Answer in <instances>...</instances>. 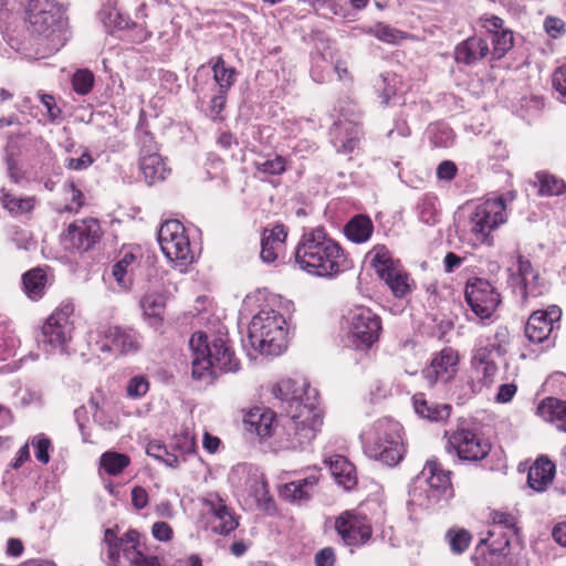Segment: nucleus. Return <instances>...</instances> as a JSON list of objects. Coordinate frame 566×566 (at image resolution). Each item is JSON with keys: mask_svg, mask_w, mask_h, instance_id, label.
Here are the masks:
<instances>
[{"mask_svg": "<svg viewBox=\"0 0 566 566\" xmlns=\"http://www.w3.org/2000/svg\"><path fill=\"white\" fill-rule=\"evenodd\" d=\"M73 311L74 307L71 303H64L46 318L41 328V343L46 347V350H64L74 329L71 321Z\"/></svg>", "mask_w": 566, "mask_h": 566, "instance_id": "nucleus-12", "label": "nucleus"}, {"mask_svg": "<svg viewBox=\"0 0 566 566\" xmlns=\"http://www.w3.org/2000/svg\"><path fill=\"white\" fill-rule=\"evenodd\" d=\"M446 449L454 451L462 461L476 462L483 460L490 452V443L475 432L461 429L454 431L448 439Z\"/></svg>", "mask_w": 566, "mask_h": 566, "instance_id": "nucleus-17", "label": "nucleus"}, {"mask_svg": "<svg viewBox=\"0 0 566 566\" xmlns=\"http://www.w3.org/2000/svg\"><path fill=\"white\" fill-rule=\"evenodd\" d=\"M32 446L35 449V459L42 464H48L50 461V452L53 449L51 440L44 433H39L33 437Z\"/></svg>", "mask_w": 566, "mask_h": 566, "instance_id": "nucleus-48", "label": "nucleus"}, {"mask_svg": "<svg viewBox=\"0 0 566 566\" xmlns=\"http://www.w3.org/2000/svg\"><path fill=\"white\" fill-rule=\"evenodd\" d=\"M497 373V366L493 363L472 365V391H480L483 387H489Z\"/></svg>", "mask_w": 566, "mask_h": 566, "instance_id": "nucleus-42", "label": "nucleus"}, {"mask_svg": "<svg viewBox=\"0 0 566 566\" xmlns=\"http://www.w3.org/2000/svg\"><path fill=\"white\" fill-rule=\"evenodd\" d=\"M318 476L311 474L304 479L295 480L284 484L281 490L283 499L293 503L307 502L315 493Z\"/></svg>", "mask_w": 566, "mask_h": 566, "instance_id": "nucleus-26", "label": "nucleus"}, {"mask_svg": "<svg viewBox=\"0 0 566 566\" xmlns=\"http://www.w3.org/2000/svg\"><path fill=\"white\" fill-rule=\"evenodd\" d=\"M364 452L389 467L398 464L405 454L402 427L391 418L377 419L360 433Z\"/></svg>", "mask_w": 566, "mask_h": 566, "instance_id": "nucleus-3", "label": "nucleus"}, {"mask_svg": "<svg viewBox=\"0 0 566 566\" xmlns=\"http://www.w3.org/2000/svg\"><path fill=\"white\" fill-rule=\"evenodd\" d=\"M233 475H244V492L247 493V504L250 509H259L270 512L274 503L269 494L266 482L262 473L247 464H239L234 468Z\"/></svg>", "mask_w": 566, "mask_h": 566, "instance_id": "nucleus-16", "label": "nucleus"}, {"mask_svg": "<svg viewBox=\"0 0 566 566\" xmlns=\"http://www.w3.org/2000/svg\"><path fill=\"white\" fill-rule=\"evenodd\" d=\"M555 475V464L547 458H539L530 468L527 483L537 492L544 491Z\"/></svg>", "mask_w": 566, "mask_h": 566, "instance_id": "nucleus-30", "label": "nucleus"}, {"mask_svg": "<svg viewBox=\"0 0 566 566\" xmlns=\"http://www.w3.org/2000/svg\"><path fill=\"white\" fill-rule=\"evenodd\" d=\"M465 301L472 312L481 319L490 318L501 303L500 294L483 279H473L467 283Z\"/></svg>", "mask_w": 566, "mask_h": 566, "instance_id": "nucleus-14", "label": "nucleus"}, {"mask_svg": "<svg viewBox=\"0 0 566 566\" xmlns=\"http://www.w3.org/2000/svg\"><path fill=\"white\" fill-rule=\"evenodd\" d=\"M450 549L455 554L463 553L471 543V535L464 528H451L446 534Z\"/></svg>", "mask_w": 566, "mask_h": 566, "instance_id": "nucleus-47", "label": "nucleus"}, {"mask_svg": "<svg viewBox=\"0 0 566 566\" xmlns=\"http://www.w3.org/2000/svg\"><path fill=\"white\" fill-rule=\"evenodd\" d=\"M458 366V352L446 347L433 356L429 367L423 370V375L430 385H434L437 381L448 382L454 378Z\"/></svg>", "mask_w": 566, "mask_h": 566, "instance_id": "nucleus-23", "label": "nucleus"}, {"mask_svg": "<svg viewBox=\"0 0 566 566\" xmlns=\"http://www.w3.org/2000/svg\"><path fill=\"white\" fill-rule=\"evenodd\" d=\"M248 421L262 439L270 437L273 432L274 415L269 410L251 412Z\"/></svg>", "mask_w": 566, "mask_h": 566, "instance_id": "nucleus-45", "label": "nucleus"}, {"mask_svg": "<svg viewBox=\"0 0 566 566\" xmlns=\"http://www.w3.org/2000/svg\"><path fill=\"white\" fill-rule=\"evenodd\" d=\"M83 192L73 181H66L59 190V198L55 201V211L59 213H76L84 206Z\"/></svg>", "mask_w": 566, "mask_h": 566, "instance_id": "nucleus-28", "label": "nucleus"}, {"mask_svg": "<svg viewBox=\"0 0 566 566\" xmlns=\"http://www.w3.org/2000/svg\"><path fill=\"white\" fill-rule=\"evenodd\" d=\"M170 448L187 461L196 454L195 437L189 431H181L172 437Z\"/></svg>", "mask_w": 566, "mask_h": 566, "instance_id": "nucleus-46", "label": "nucleus"}, {"mask_svg": "<svg viewBox=\"0 0 566 566\" xmlns=\"http://www.w3.org/2000/svg\"><path fill=\"white\" fill-rule=\"evenodd\" d=\"M544 28L548 35L558 38L564 31V22L558 18L547 17L544 21Z\"/></svg>", "mask_w": 566, "mask_h": 566, "instance_id": "nucleus-62", "label": "nucleus"}, {"mask_svg": "<svg viewBox=\"0 0 566 566\" xmlns=\"http://www.w3.org/2000/svg\"><path fill=\"white\" fill-rule=\"evenodd\" d=\"M272 395L286 411L279 433V447L295 450L308 446L323 423L316 389L305 379L287 378L273 386Z\"/></svg>", "mask_w": 566, "mask_h": 566, "instance_id": "nucleus-1", "label": "nucleus"}, {"mask_svg": "<svg viewBox=\"0 0 566 566\" xmlns=\"http://www.w3.org/2000/svg\"><path fill=\"white\" fill-rule=\"evenodd\" d=\"M94 163V159L88 150H84L78 158H67L65 167L71 170H84Z\"/></svg>", "mask_w": 566, "mask_h": 566, "instance_id": "nucleus-55", "label": "nucleus"}, {"mask_svg": "<svg viewBox=\"0 0 566 566\" xmlns=\"http://www.w3.org/2000/svg\"><path fill=\"white\" fill-rule=\"evenodd\" d=\"M138 145H139V161L144 160V158L161 156L159 154V149L157 143L154 139V136L148 132H143L138 136Z\"/></svg>", "mask_w": 566, "mask_h": 566, "instance_id": "nucleus-51", "label": "nucleus"}, {"mask_svg": "<svg viewBox=\"0 0 566 566\" xmlns=\"http://www.w3.org/2000/svg\"><path fill=\"white\" fill-rule=\"evenodd\" d=\"M0 203L13 216H23L31 212L35 206L34 197H19L2 188L0 190Z\"/></svg>", "mask_w": 566, "mask_h": 566, "instance_id": "nucleus-35", "label": "nucleus"}, {"mask_svg": "<svg viewBox=\"0 0 566 566\" xmlns=\"http://www.w3.org/2000/svg\"><path fill=\"white\" fill-rule=\"evenodd\" d=\"M366 258L369 260L370 266L396 297L402 298L411 292L412 280L399 260H395L391 252L385 245H375L367 253Z\"/></svg>", "mask_w": 566, "mask_h": 566, "instance_id": "nucleus-8", "label": "nucleus"}, {"mask_svg": "<svg viewBox=\"0 0 566 566\" xmlns=\"http://www.w3.org/2000/svg\"><path fill=\"white\" fill-rule=\"evenodd\" d=\"M285 159L282 156H276L273 159L255 163L258 171L268 175H281L285 171Z\"/></svg>", "mask_w": 566, "mask_h": 566, "instance_id": "nucleus-53", "label": "nucleus"}, {"mask_svg": "<svg viewBox=\"0 0 566 566\" xmlns=\"http://www.w3.org/2000/svg\"><path fill=\"white\" fill-rule=\"evenodd\" d=\"M490 48L486 40L479 36H470L460 42L454 49L457 63L473 65L489 55Z\"/></svg>", "mask_w": 566, "mask_h": 566, "instance_id": "nucleus-24", "label": "nucleus"}, {"mask_svg": "<svg viewBox=\"0 0 566 566\" xmlns=\"http://www.w3.org/2000/svg\"><path fill=\"white\" fill-rule=\"evenodd\" d=\"M328 469L338 485L349 491L357 483L356 469L345 457L335 454L325 460Z\"/></svg>", "mask_w": 566, "mask_h": 566, "instance_id": "nucleus-27", "label": "nucleus"}, {"mask_svg": "<svg viewBox=\"0 0 566 566\" xmlns=\"http://www.w3.org/2000/svg\"><path fill=\"white\" fill-rule=\"evenodd\" d=\"M149 390V381L143 375L132 377L126 386V395L130 399H139Z\"/></svg>", "mask_w": 566, "mask_h": 566, "instance_id": "nucleus-50", "label": "nucleus"}, {"mask_svg": "<svg viewBox=\"0 0 566 566\" xmlns=\"http://www.w3.org/2000/svg\"><path fill=\"white\" fill-rule=\"evenodd\" d=\"M345 318L348 339L355 347L369 348L379 339L381 321L370 308L363 305L354 306Z\"/></svg>", "mask_w": 566, "mask_h": 566, "instance_id": "nucleus-9", "label": "nucleus"}, {"mask_svg": "<svg viewBox=\"0 0 566 566\" xmlns=\"http://www.w3.org/2000/svg\"><path fill=\"white\" fill-rule=\"evenodd\" d=\"M144 316L149 319L151 325H157L163 321L166 307L165 296L157 292H150L144 295L140 301Z\"/></svg>", "mask_w": 566, "mask_h": 566, "instance_id": "nucleus-37", "label": "nucleus"}, {"mask_svg": "<svg viewBox=\"0 0 566 566\" xmlns=\"http://www.w3.org/2000/svg\"><path fill=\"white\" fill-rule=\"evenodd\" d=\"M294 258L300 270L324 279H333L353 266L344 249L323 228L302 235Z\"/></svg>", "mask_w": 566, "mask_h": 566, "instance_id": "nucleus-2", "label": "nucleus"}, {"mask_svg": "<svg viewBox=\"0 0 566 566\" xmlns=\"http://www.w3.org/2000/svg\"><path fill=\"white\" fill-rule=\"evenodd\" d=\"M248 343L261 354L281 355L287 346V327L283 315L272 308L261 310L249 324Z\"/></svg>", "mask_w": 566, "mask_h": 566, "instance_id": "nucleus-5", "label": "nucleus"}, {"mask_svg": "<svg viewBox=\"0 0 566 566\" xmlns=\"http://www.w3.org/2000/svg\"><path fill=\"white\" fill-rule=\"evenodd\" d=\"M140 537L135 530L127 531L120 537L114 530H105L104 543L107 545L112 566H161L157 557L143 553Z\"/></svg>", "mask_w": 566, "mask_h": 566, "instance_id": "nucleus-7", "label": "nucleus"}, {"mask_svg": "<svg viewBox=\"0 0 566 566\" xmlns=\"http://www.w3.org/2000/svg\"><path fill=\"white\" fill-rule=\"evenodd\" d=\"M510 333L504 326L496 328L494 335L479 339V344L484 346L490 354L495 356H503L506 353V345L509 344Z\"/></svg>", "mask_w": 566, "mask_h": 566, "instance_id": "nucleus-44", "label": "nucleus"}, {"mask_svg": "<svg viewBox=\"0 0 566 566\" xmlns=\"http://www.w3.org/2000/svg\"><path fill=\"white\" fill-rule=\"evenodd\" d=\"M281 245L275 243H270L268 238H262L261 240V253L260 256L265 263H273L277 258V251Z\"/></svg>", "mask_w": 566, "mask_h": 566, "instance_id": "nucleus-56", "label": "nucleus"}, {"mask_svg": "<svg viewBox=\"0 0 566 566\" xmlns=\"http://www.w3.org/2000/svg\"><path fill=\"white\" fill-rule=\"evenodd\" d=\"M415 411L422 418L430 421H441L449 417L450 406L429 402L423 394H416L412 397Z\"/></svg>", "mask_w": 566, "mask_h": 566, "instance_id": "nucleus-32", "label": "nucleus"}, {"mask_svg": "<svg viewBox=\"0 0 566 566\" xmlns=\"http://www.w3.org/2000/svg\"><path fill=\"white\" fill-rule=\"evenodd\" d=\"M560 317L562 310L556 305L533 312L525 325V336L536 344L548 340L559 327Z\"/></svg>", "mask_w": 566, "mask_h": 566, "instance_id": "nucleus-19", "label": "nucleus"}, {"mask_svg": "<svg viewBox=\"0 0 566 566\" xmlns=\"http://www.w3.org/2000/svg\"><path fill=\"white\" fill-rule=\"evenodd\" d=\"M366 34L375 36L377 40L387 44H398L408 38V34L399 29L392 28L384 22H378L364 29Z\"/></svg>", "mask_w": 566, "mask_h": 566, "instance_id": "nucleus-40", "label": "nucleus"}, {"mask_svg": "<svg viewBox=\"0 0 566 566\" xmlns=\"http://www.w3.org/2000/svg\"><path fill=\"white\" fill-rule=\"evenodd\" d=\"M535 187H538L541 196H559L566 192V182L547 171H538L535 174Z\"/></svg>", "mask_w": 566, "mask_h": 566, "instance_id": "nucleus-38", "label": "nucleus"}, {"mask_svg": "<svg viewBox=\"0 0 566 566\" xmlns=\"http://www.w3.org/2000/svg\"><path fill=\"white\" fill-rule=\"evenodd\" d=\"M352 108H354V105L348 104L350 116H347L343 111L340 112V116L332 129L337 151L344 154L352 153L358 146L361 135L359 115L353 112Z\"/></svg>", "mask_w": 566, "mask_h": 566, "instance_id": "nucleus-21", "label": "nucleus"}, {"mask_svg": "<svg viewBox=\"0 0 566 566\" xmlns=\"http://www.w3.org/2000/svg\"><path fill=\"white\" fill-rule=\"evenodd\" d=\"M286 231L284 226L277 224L273 227L271 230H266L263 233L262 238H268L270 243H275L282 247L286 239Z\"/></svg>", "mask_w": 566, "mask_h": 566, "instance_id": "nucleus-60", "label": "nucleus"}, {"mask_svg": "<svg viewBox=\"0 0 566 566\" xmlns=\"http://www.w3.org/2000/svg\"><path fill=\"white\" fill-rule=\"evenodd\" d=\"M451 471L444 470L437 459H430L426 462L418 481L423 480L426 488L427 507L439 504L441 501H448L453 496V489L450 480Z\"/></svg>", "mask_w": 566, "mask_h": 566, "instance_id": "nucleus-13", "label": "nucleus"}, {"mask_svg": "<svg viewBox=\"0 0 566 566\" xmlns=\"http://www.w3.org/2000/svg\"><path fill=\"white\" fill-rule=\"evenodd\" d=\"M93 137L95 138L96 146L99 149H105L113 146L109 132L105 126H95Z\"/></svg>", "mask_w": 566, "mask_h": 566, "instance_id": "nucleus-59", "label": "nucleus"}, {"mask_svg": "<svg viewBox=\"0 0 566 566\" xmlns=\"http://www.w3.org/2000/svg\"><path fill=\"white\" fill-rule=\"evenodd\" d=\"M189 346L193 353L192 377L196 379L212 380L217 369L221 371L239 369V360L222 338L208 343L206 334L195 333L189 340Z\"/></svg>", "mask_w": 566, "mask_h": 566, "instance_id": "nucleus-4", "label": "nucleus"}, {"mask_svg": "<svg viewBox=\"0 0 566 566\" xmlns=\"http://www.w3.org/2000/svg\"><path fill=\"white\" fill-rule=\"evenodd\" d=\"M28 20L33 31L43 34L52 41L60 38V8L55 0H29L27 6ZM64 42L57 39L53 44L54 50H59Z\"/></svg>", "mask_w": 566, "mask_h": 566, "instance_id": "nucleus-10", "label": "nucleus"}, {"mask_svg": "<svg viewBox=\"0 0 566 566\" xmlns=\"http://www.w3.org/2000/svg\"><path fill=\"white\" fill-rule=\"evenodd\" d=\"M335 530L343 543L350 547L366 545L373 535L368 518L352 511H346L336 518Z\"/></svg>", "mask_w": 566, "mask_h": 566, "instance_id": "nucleus-15", "label": "nucleus"}, {"mask_svg": "<svg viewBox=\"0 0 566 566\" xmlns=\"http://www.w3.org/2000/svg\"><path fill=\"white\" fill-rule=\"evenodd\" d=\"M514 200V193L490 197L478 203L469 216V230L475 240L488 247L493 245V231L507 221L506 205Z\"/></svg>", "mask_w": 566, "mask_h": 566, "instance_id": "nucleus-6", "label": "nucleus"}, {"mask_svg": "<svg viewBox=\"0 0 566 566\" xmlns=\"http://www.w3.org/2000/svg\"><path fill=\"white\" fill-rule=\"evenodd\" d=\"M151 534L157 541L168 542L171 539L174 532L168 523L160 521L153 524Z\"/></svg>", "mask_w": 566, "mask_h": 566, "instance_id": "nucleus-58", "label": "nucleus"}, {"mask_svg": "<svg viewBox=\"0 0 566 566\" xmlns=\"http://www.w3.org/2000/svg\"><path fill=\"white\" fill-rule=\"evenodd\" d=\"M101 350L119 355L137 353L142 347L140 334L132 327L107 326L102 331Z\"/></svg>", "mask_w": 566, "mask_h": 566, "instance_id": "nucleus-20", "label": "nucleus"}, {"mask_svg": "<svg viewBox=\"0 0 566 566\" xmlns=\"http://www.w3.org/2000/svg\"><path fill=\"white\" fill-rule=\"evenodd\" d=\"M228 92L218 90V92L211 97L210 101V114L216 118L224 108L227 102Z\"/></svg>", "mask_w": 566, "mask_h": 566, "instance_id": "nucleus-61", "label": "nucleus"}, {"mask_svg": "<svg viewBox=\"0 0 566 566\" xmlns=\"http://www.w3.org/2000/svg\"><path fill=\"white\" fill-rule=\"evenodd\" d=\"M101 237L102 229L97 219L85 218L69 224L63 241L67 249L85 252L93 248Z\"/></svg>", "mask_w": 566, "mask_h": 566, "instance_id": "nucleus-18", "label": "nucleus"}, {"mask_svg": "<svg viewBox=\"0 0 566 566\" xmlns=\"http://www.w3.org/2000/svg\"><path fill=\"white\" fill-rule=\"evenodd\" d=\"M316 566H334L335 565V553L333 548L325 547L318 551L315 555Z\"/></svg>", "mask_w": 566, "mask_h": 566, "instance_id": "nucleus-63", "label": "nucleus"}, {"mask_svg": "<svg viewBox=\"0 0 566 566\" xmlns=\"http://www.w3.org/2000/svg\"><path fill=\"white\" fill-rule=\"evenodd\" d=\"M158 242L165 256L176 264L187 265L193 261L190 241L184 224L178 220H168L160 226Z\"/></svg>", "mask_w": 566, "mask_h": 566, "instance_id": "nucleus-11", "label": "nucleus"}, {"mask_svg": "<svg viewBox=\"0 0 566 566\" xmlns=\"http://www.w3.org/2000/svg\"><path fill=\"white\" fill-rule=\"evenodd\" d=\"M213 78L218 85V90L229 92L235 82V69L227 66L223 59L218 56L212 63Z\"/></svg>", "mask_w": 566, "mask_h": 566, "instance_id": "nucleus-41", "label": "nucleus"}, {"mask_svg": "<svg viewBox=\"0 0 566 566\" xmlns=\"http://www.w3.org/2000/svg\"><path fill=\"white\" fill-rule=\"evenodd\" d=\"M536 412L543 420L566 432V401L553 397L545 398L537 406Z\"/></svg>", "mask_w": 566, "mask_h": 566, "instance_id": "nucleus-29", "label": "nucleus"}, {"mask_svg": "<svg viewBox=\"0 0 566 566\" xmlns=\"http://www.w3.org/2000/svg\"><path fill=\"white\" fill-rule=\"evenodd\" d=\"M522 285V296L527 298L530 296L535 297L542 294V279L536 271L530 277L520 282Z\"/></svg>", "mask_w": 566, "mask_h": 566, "instance_id": "nucleus-54", "label": "nucleus"}, {"mask_svg": "<svg viewBox=\"0 0 566 566\" xmlns=\"http://www.w3.org/2000/svg\"><path fill=\"white\" fill-rule=\"evenodd\" d=\"M374 226L369 217L357 214L345 226V235L355 243H364L369 240Z\"/></svg>", "mask_w": 566, "mask_h": 566, "instance_id": "nucleus-34", "label": "nucleus"}, {"mask_svg": "<svg viewBox=\"0 0 566 566\" xmlns=\"http://www.w3.org/2000/svg\"><path fill=\"white\" fill-rule=\"evenodd\" d=\"M206 505L209 512L213 514L214 520L212 524L214 532L228 535L238 527V521L222 499L217 495H211L206 500Z\"/></svg>", "mask_w": 566, "mask_h": 566, "instance_id": "nucleus-25", "label": "nucleus"}, {"mask_svg": "<svg viewBox=\"0 0 566 566\" xmlns=\"http://www.w3.org/2000/svg\"><path fill=\"white\" fill-rule=\"evenodd\" d=\"M419 220L428 226L436 224L439 220L438 198L432 193H426L417 205Z\"/></svg>", "mask_w": 566, "mask_h": 566, "instance_id": "nucleus-43", "label": "nucleus"}, {"mask_svg": "<svg viewBox=\"0 0 566 566\" xmlns=\"http://www.w3.org/2000/svg\"><path fill=\"white\" fill-rule=\"evenodd\" d=\"M480 24L491 38L492 50L489 53L491 61L501 60L514 45L513 32L504 28V21L494 14H483L480 18Z\"/></svg>", "mask_w": 566, "mask_h": 566, "instance_id": "nucleus-22", "label": "nucleus"}, {"mask_svg": "<svg viewBox=\"0 0 566 566\" xmlns=\"http://www.w3.org/2000/svg\"><path fill=\"white\" fill-rule=\"evenodd\" d=\"M38 97L45 108V113L43 116L49 123H56L61 119L62 116V109L57 106L55 97L51 94L38 93Z\"/></svg>", "mask_w": 566, "mask_h": 566, "instance_id": "nucleus-49", "label": "nucleus"}, {"mask_svg": "<svg viewBox=\"0 0 566 566\" xmlns=\"http://www.w3.org/2000/svg\"><path fill=\"white\" fill-rule=\"evenodd\" d=\"M457 166L453 161L444 160L437 168V176L442 180H451L457 174Z\"/></svg>", "mask_w": 566, "mask_h": 566, "instance_id": "nucleus-64", "label": "nucleus"}, {"mask_svg": "<svg viewBox=\"0 0 566 566\" xmlns=\"http://www.w3.org/2000/svg\"><path fill=\"white\" fill-rule=\"evenodd\" d=\"M22 285L25 295L32 301L43 297L49 285V277L44 269L34 268L22 276Z\"/></svg>", "mask_w": 566, "mask_h": 566, "instance_id": "nucleus-31", "label": "nucleus"}, {"mask_svg": "<svg viewBox=\"0 0 566 566\" xmlns=\"http://www.w3.org/2000/svg\"><path fill=\"white\" fill-rule=\"evenodd\" d=\"M139 168L148 185L164 181L170 174V168L161 156L144 158L139 161Z\"/></svg>", "mask_w": 566, "mask_h": 566, "instance_id": "nucleus-33", "label": "nucleus"}, {"mask_svg": "<svg viewBox=\"0 0 566 566\" xmlns=\"http://www.w3.org/2000/svg\"><path fill=\"white\" fill-rule=\"evenodd\" d=\"M554 90L564 98H566V64L558 67L552 76Z\"/></svg>", "mask_w": 566, "mask_h": 566, "instance_id": "nucleus-57", "label": "nucleus"}, {"mask_svg": "<svg viewBox=\"0 0 566 566\" xmlns=\"http://www.w3.org/2000/svg\"><path fill=\"white\" fill-rule=\"evenodd\" d=\"M130 464V458L124 453L106 451L99 457V469L108 475H119Z\"/></svg>", "mask_w": 566, "mask_h": 566, "instance_id": "nucleus-39", "label": "nucleus"}, {"mask_svg": "<svg viewBox=\"0 0 566 566\" xmlns=\"http://www.w3.org/2000/svg\"><path fill=\"white\" fill-rule=\"evenodd\" d=\"M94 83V75L88 70H78L72 77V85L76 93L81 95L87 94Z\"/></svg>", "mask_w": 566, "mask_h": 566, "instance_id": "nucleus-52", "label": "nucleus"}, {"mask_svg": "<svg viewBox=\"0 0 566 566\" xmlns=\"http://www.w3.org/2000/svg\"><path fill=\"white\" fill-rule=\"evenodd\" d=\"M135 264L136 256L132 252H127L113 265L112 276L120 290L127 291L130 287Z\"/></svg>", "mask_w": 566, "mask_h": 566, "instance_id": "nucleus-36", "label": "nucleus"}]
</instances>
